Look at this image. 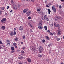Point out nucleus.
<instances>
[{"label":"nucleus","instance_id":"51","mask_svg":"<svg viewBox=\"0 0 64 64\" xmlns=\"http://www.w3.org/2000/svg\"><path fill=\"white\" fill-rule=\"evenodd\" d=\"M57 36H55V38H56V39H57Z\"/></svg>","mask_w":64,"mask_h":64},{"label":"nucleus","instance_id":"7","mask_svg":"<svg viewBox=\"0 0 64 64\" xmlns=\"http://www.w3.org/2000/svg\"><path fill=\"white\" fill-rule=\"evenodd\" d=\"M31 48H32V50H34L36 49V48H35V47L34 46H31Z\"/></svg>","mask_w":64,"mask_h":64},{"label":"nucleus","instance_id":"62","mask_svg":"<svg viewBox=\"0 0 64 64\" xmlns=\"http://www.w3.org/2000/svg\"><path fill=\"white\" fill-rule=\"evenodd\" d=\"M14 31H15V30H16V28H14Z\"/></svg>","mask_w":64,"mask_h":64},{"label":"nucleus","instance_id":"12","mask_svg":"<svg viewBox=\"0 0 64 64\" xmlns=\"http://www.w3.org/2000/svg\"><path fill=\"white\" fill-rule=\"evenodd\" d=\"M14 9L15 10H16L17 9V7L16 5H13L12 6Z\"/></svg>","mask_w":64,"mask_h":64},{"label":"nucleus","instance_id":"61","mask_svg":"<svg viewBox=\"0 0 64 64\" xmlns=\"http://www.w3.org/2000/svg\"><path fill=\"white\" fill-rule=\"evenodd\" d=\"M11 52L12 53H13V52H14V51H12Z\"/></svg>","mask_w":64,"mask_h":64},{"label":"nucleus","instance_id":"44","mask_svg":"<svg viewBox=\"0 0 64 64\" xmlns=\"http://www.w3.org/2000/svg\"><path fill=\"white\" fill-rule=\"evenodd\" d=\"M28 19H31V17H30V16H29L28 17Z\"/></svg>","mask_w":64,"mask_h":64},{"label":"nucleus","instance_id":"22","mask_svg":"<svg viewBox=\"0 0 64 64\" xmlns=\"http://www.w3.org/2000/svg\"><path fill=\"white\" fill-rule=\"evenodd\" d=\"M14 40L15 41H17L18 40V38H14Z\"/></svg>","mask_w":64,"mask_h":64},{"label":"nucleus","instance_id":"16","mask_svg":"<svg viewBox=\"0 0 64 64\" xmlns=\"http://www.w3.org/2000/svg\"><path fill=\"white\" fill-rule=\"evenodd\" d=\"M38 28L41 30H42L43 29V27L42 26H38Z\"/></svg>","mask_w":64,"mask_h":64},{"label":"nucleus","instance_id":"40","mask_svg":"<svg viewBox=\"0 0 64 64\" xmlns=\"http://www.w3.org/2000/svg\"><path fill=\"white\" fill-rule=\"evenodd\" d=\"M46 7H48V8H50V6H49L47 5H46Z\"/></svg>","mask_w":64,"mask_h":64},{"label":"nucleus","instance_id":"48","mask_svg":"<svg viewBox=\"0 0 64 64\" xmlns=\"http://www.w3.org/2000/svg\"><path fill=\"white\" fill-rule=\"evenodd\" d=\"M53 34L54 35H55V34H56V33L55 32H53Z\"/></svg>","mask_w":64,"mask_h":64},{"label":"nucleus","instance_id":"36","mask_svg":"<svg viewBox=\"0 0 64 64\" xmlns=\"http://www.w3.org/2000/svg\"><path fill=\"white\" fill-rule=\"evenodd\" d=\"M16 34V32L15 31L14 32V35H15Z\"/></svg>","mask_w":64,"mask_h":64},{"label":"nucleus","instance_id":"32","mask_svg":"<svg viewBox=\"0 0 64 64\" xmlns=\"http://www.w3.org/2000/svg\"><path fill=\"white\" fill-rule=\"evenodd\" d=\"M7 42H6V43H8L9 42H10V40H7Z\"/></svg>","mask_w":64,"mask_h":64},{"label":"nucleus","instance_id":"13","mask_svg":"<svg viewBox=\"0 0 64 64\" xmlns=\"http://www.w3.org/2000/svg\"><path fill=\"white\" fill-rule=\"evenodd\" d=\"M61 31L60 30L58 31V32L57 33V35L59 36V35H61Z\"/></svg>","mask_w":64,"mask_h":64},{"label":"nucleus","instance_id":"17","mask_svg":"<svg viewBox=\"0 0 64 64\" xmlns=\"http://www.w3.org/2000/svg\"><path fill=\"white\" fill-rule=\"evenodd\" d=\"M2 30H5V26H2Z\"/></svg>","mask_w":64,"mask_h":64},{"label":"nucleus","instance_id":"49","mask_svg":"<svg viewBox=\"0 0 64 64\" xmlns=\"http://www.w3.org/2000/svg\"><path fill=\"white\" fill-rule=\"evenodd\" d=\"M60 1L61 2H63L64 1V0H60Z\"/></svg>","mask_w":64,"mask_h":64},{"label":"nucleus","instance_id":"27","mask_svg":"<svg viewBox=\"0 0 64 64\" xmlns=\"http://www.w3.org/2000/svg\"><path fill=\"white\" fill-rule=\"evenodd\" d=\"M11 49L12 50H14V48L12 46L11 47Z\"/></svg>","mask_w":64,"mask_h":64},{"label":"nucleus","instance_id":"23","mask_svg":"<svg viewBox=\"0 0 64 64\" xmlns=\"http://www.w3.org/2000/svg\"><path fill=\"white\" fill-rule=\"evenodd\" d=\"M44 28L45 29V30L47 31V27L46 26H45L44 27Z\"/></svg>","mask_w":64,"mask_h":64},{"label":"nucleus","instance_id":"29","mask_svg":"<svg viewBox=\"0 0 64 64\" xmlns=\"http://www.w3.org/2000/svg\"><path fill=\"white\" fill-rule=\"evenodd\" d=\"M10 35H11V36H13V35H14V33L13 32H11L10 33Z\"/></svg>","mask_w":64,"mask_h":64},{"label":"nucleus","instance_id":"42","mask_svg":"<svg viewBox=\"0 0 64 64\" xmlns=\"http://www.w3.org/2000/svg\"><path fill=\"white\" fill-rule=\"evenodd\" d=\"M2 47H3V48H4V47H5V45H2Z\"/></svg>","mask_w":64,"mask_h":64},{"label":"nucleus","instance_id":"59","mask_svg":"<svg viewBox=\"0 0 64 64\" xmlns=\"http://www.w3.org/2000/svg\"><path fill=\"white\" fill-rule=\"evenodd\" d=\"M2 48V47H1V46H0V49H1Z\"/></svg>","mask_w":64,"mask_h":64},{"label":"nucleus","instance_id":"4","mask_svg":"<svg viewBox=\"0 0 64 64\" xmlns=\"http://www.w3.org/2000/svg\"><path fill=\"white\" fill-rule=\"evenodd\" d=\"M13 45L14 47H15L16 48H17V44L15 42L14 43H13Z\"/></svg>","mask_w":64,"mask_h":64},{"label":"nucleus","instance_id":"33","mask_svg":"<svg viewBox=\"0 0 64 64\" xmlns=\"http://www.w3.org/2000/svg\"><path fill=\"white\" fill-rule=\"evenodd\" d=\"M56 40L57 41H59V40H60V38H58Z\"/></svg>","mask_w":64,"mask_h":64},{"label":"nucleus","instance_id":"24","mask_svg":"<svg viewBox=\"0 0 64 64\" xmlns=\"http://www.w3.org/2000/svg\"><path fill=\"white\" fill-rule=\"evenodd\" d=\"M42 43H45L46 42V41L45 40H42Z\"/></svg>","mask_w":64,"mask_h":64},{"label":"nucleus","instance_id":"6","mask_svg":"<svg viewBox=\"0 0 64 64\" xmlns=\"http://www.w3.org/2000/svg\"><path fill=\"white\" fill-rule=\"evenodd\" d=\"M31 11L29 10L28 12L26 13V14H27V16H29L31 14Z\"/></svg>","mask_w":64,"mask_h":64},{"label":"nucleus","instance_id":"56","mask_svg":"<svg viewBox=\"0 0 64 64\" xmlns=\"http://www.w3.org/2000/svg\"><path fill=\"white\" fill-rule=\"evenodd\" d=\"M18 64H22V63L21 62H19Z\"/></svg>","mask_w":64,"mask_h":64},{"label":"nucleus","instance_id":"14","mask_svg":"<svg viewBox=\"0 0 64 64\" xmlns=\"http://www.w3.org/2000/svg\"><path fill=\"white\" fill-rule=\"evenodd\" d=\"M19 30L21 31H22V30H23V28L22 26H20V27Z\"/></svg>","mask_w":64,"mask_h":64},{"label":"nucleus","instance_id":"58","mask_svg":"<svg viewBox=\"0 0 64 64\" xmlns=\"http://www.w3.org/2000/svg\"><path fill=\"white\" fill-rule=\"evenodd\" d=\"M9 8V6H7V9H8V8Z\"/></svg>","mask_w":64,"mask_h":64},{"label":"nucleus","instance_id":"11","mask_svg":"<svg viewBox=\"0 0 64 64\" xmlns=\"http://www.w3.org/2000/svg\"><path fill=\"white\" fill-rule=\"evenodd\" d=\"M28 10L27 8H26V9H24L23 10L24 13H26V12L27 11H28Z\"/></svg>","mask_w":64,"mask_h":64},{"label":"nucleus","instance_id":"55","mask_svg":"<svg viewBox=\"0 0 64 64\" xmlns=\"http://www.w3.org/2000/svg\"><path fill=\"white\" fill-rule=\"evenodd\" d=\"M21 44H23V42H21Z\"/></svg>","mask_w":64,"mask_h":64},{"label":"nucleus","instance_id":"54","mask_svg":"<svg viewBox=\"0 0 64 64\" xmlns=\"http://www.w3.org/2000/svg\"><path fill=\"white\" fill-rule=\"evenodd\" d=\"M20 6H18V8H20Z\"/></svg>","mask_w":64,"mask_h":64},{"label":"nucleus","instance_id":"50","mask_svg":"<svg viewBox=\"0 0 64 64\" xmlns=\"http://www.w3.org/2000/svg\"><path fill=\"white\" fill-rule=\"evenodd\" d=\"M48 46H49V47H50V46H51V44H48Z\"/></svg>","mask_w":64,"mask_h":64},{"label":"nucleus","instance_id":"41","mask_svg":"<svg viewBox=\"0 0 64 64\" xmlns=\"http://www.w3.org/2000/svg\"><path fill=\"white\" fill-rule=\"evenodd\" d=\"M21 52L22 53H24V51L22 50Z\"/></svg>","mask_w":64,"mask_h":64},{"label":"nucleus","instance_id":"9","mask_svg":"<svg viewBox=\"0 0 64 64\" xmlns=\"http://www.w3.org/2000/svg\"><path fill=\"white\" fill-rule=\"evenodd\" d=\"M27 60L28 62H29V63H31V59H30V58H27Z\"/></svg>","mask_w":64,"mask_h":64},{"label":"nucleus","instance_id":"34","mask_svg":"<svg viewBox=\"0 0 64 64\" xmlns=\"http://www.w3.org/2000/svg\"><path fill=\"white\" fill-rule=\"evenodd\" d=\"M1 10H4V8L3 7H2L1 8Z\"/></svg>","mask_w":64,"mask_h":64},{"label":"nucleus","instance_id":"2","mask_svg":"<svg viewBox=\"0 0 64 64\" xmlns=\"http://www.w3.org/2000/svg\"><path fill=\"white\" fill-rule=\"evenodd\" d=\"M0 22L2 23V24H4L6 22V18H3L1 20Z\"/></svg>","mask_w":64,"mask_h":64},{"label":"nucleus","instance_id":"3","mask_svg":"<svg viewBox=\"0 0 64 64\" xmlns=\"http://www.w3.org/2000/svg\"><path fill=\"white\" fill-rule=\"evenodd\" d=\"M43 48L41 46H40L38 47V49L39 50V53H41L43 51Z\"/></svg>","mask_w":64,"mask_h":64},{"label":"nucleus","instance_id":"21","mask_svg":"<svg viewBox=\"0 0 64 64\" xmlns=\"http://www.w3.org/2000/svg\"><path fill=\"white\" fill-rule=\"evenodd\" d=\"M56 19H55V21H56L57 20H58V19H59V18L58 16H56Z\"/></svg>","mask_w":64,"mask_h":64},{"label":"nucleus","instance_id":"52","mask_svg":"<svg viewBox=\"0 0 64 64\" xmlns=\"http://www.w3.org/2000/svg\"><path fill=\"white\" fill-rule=\"evenodd\" d=\"M42 19L43 20H44V18H43V16H42Z\"/></svg>","mask_w":64,"mask_h":64},{"label":"nucleus","instance_id":"25","mask_svg":"<svg viewBox=\"0 0 64 64\" xmlns=\"http://www.w3.org/2000/svg\"><path fill=\"white\" fill-rule=\"evenodd\" d=\"M47 18V16L46 15H45L44 17V19H46Z\"/></svg>","mask_w":64,"mask_h":64},{"label":"nucleus","instance_id":"31","mask_svg":"<svg viewBox=\"0 0 64 64\" xmlns=\"http://www.w3.org/2000/svg\"><path fill=\"white\" fill-rule=\"evenodd\" d=\"M48 5L49 6H51V5H52V4L50 2L48 3Z\"/></svg>","mask_w":64,"mask_h":64},{"label":"nucleus","instance_id":"20","mask_svg":"<svg viewBox=\"0 0 64 64\" xmlns=\"http://www.w3.org/2000/svg\"><path fill=\"white\" fill-rule=\"evenodd\" d=\"M48 11V14H50V12H51V11L50 10V9H48L47 10Z\"/></svg>","mask_w":64,"mask_h":64},{"label":"nucleus","instance_id":"15","mask_svg":"<svg viewBox=\"0 0 64 64\" xmlns=\"http://www.w3.org/2000/svg\"><path fill=\"white\" fill-rule=\"evenodd\" d=\"M41 8H38L37 9V11H38V12L39 11H40L41 10Z\"/></svg>","mask_w":64,"mask_h":64},{"label":"nucleus","instance_id":"39","mask_svg":"<svg viewBox=\"0 0 64 64\" xmlns=\"http://www.w3.org/2000/svg\"><path fill=\"white\" fill-rule=\"evenodd\" d=\"M59 8L60 9H61V8H62V6L61 5L60 6Z\"/></svg>","mask_w":64,"mask_h":64},{"label":"nucleus","instance_id":"45","mask_svg":"<svg viewBox=\"0 0 64 64\" xmlns=\"http://www.w3.org/2000/svg\"><path fill=\"white\" fill-rule=\"evenodd\" d=\"M46 19L47 21H49V19H48V18H46Z\"/></svg>","mask_w":64,"mask_h":64},{"label":"nucleus","instance_id":"63","mask_svg":"<svg viewBox=\"0 0 64 64\" xmlns=\"http://www.w3.org/2000/svg\"><path fill=\"white\" fill-rule=\"evenodd\" d=\"M60 64H64V63H63L62 62Z\"/></svg>","mask_w":64,"mask_h":64},{"label":"nucleus","instance_id":"10","mask_svg":"<svg viewBox=\"0 0 64 64\" xmlns=\"http://www.w3.org/2000/svg\"><path fill=\"white\" fill-rule=\"evenodd\" d=\"M43 56V55L42 54H38V57H39V58H41L42 56Z\"/></svg>","mask_w":64,"mask_h":64},{"label":"nucleus","instance_id":"18","mask_svg":"<svg viewBox=\"0 0 64 64\" xmlns=\"http://www.w3.org/2000/svg\"><path fill=\"white\" fill-rule=\"evenodd\" d=\"M6 43L7 44L6 46H9L10 45V42H6Z\"/></svg>","mask_w":64,"mask_h":64},{"label":"nucleus","instance_id":"28","mask_svg":"<svg viewBox=\"0 0 64 64\" xmlns=\"http://www.w3.org/2000/svg\"><path fill=\"white\" fill-rule=\"evenodd\" d=\"M28 25H29V26H30V27H31L32 28V25H31V24L29 23H28Z\"/></svg>","mask_w":64,"mask_h":64},{"label":"nucleus","instance_id":"5","mask_svg":"<svg viewBox=\"0 0 64 64\" xmlns=\"http://www.w3.org/2000/svg\"><path fill=\"white\" fill-rule=\"evenodd\" d=\"M42 20H40L38 23V26H42Z\"/></svg>","mask_w":64,"mask_h":64},{"label":"nucleus","instance_id":"46","mask_svg":"<svg viewBox=\"0 0 64 64\" xmlns=\"http://www.w3.org/2000/svg\"><path fill=\"white\" fill-rule=\"evenodd\" d=\"M30 32H33V31H32V29H30Z\"/></svg>","mask_w":64,"mask_h":64},{"label":"nucleus","instance_id":"64","mask_svg":"<svg viewBox=\"0 0 64 64\" xmlns=\"http://www.w3.org/2000/svg\"><path fill=\"white\" fill-rule=\"evenodd\" d=\"M63 38L64 39V36H63Z\"/></svg>","mask_w":64,"mask_h":64},{"label":"nucleus","instance_id":"26","mask_svg":"<svg viewBox=\"0 0 64 64\" xmlns=\"http://www.w3.org/2000/svg\"><path fill=\"white\" fill-rule=\"evenodd\" d=\"M23 58V57L22 56L20 57H19L18 58V59H19L20 60H21L22 59V58Z\"/></svg>","mask_w":64,"mask_h":64},{"label":"nucleus","instance_id":"53","mask_svg":"<svg viewBox=\"0 0 64 64\" xmlns=\"http://www.w3.org/2000/svg\"><path fill=\"white\" fill-rule=\"evenodd\" d=\"M12 11H13L12 10H11V11H10V13H12Z\"/></svg>","mask_w":64,"mask_h":64},{"label":"nucleus","instance_id":"60","mask_svg":"<svg viewBox=\"0 0 64 64\" xmlns=\"http://www.w3.org/2000/svg\"><path fill=\"white\" fill-rule=\"evenodd\" d=\"M47 1L46 0L45 1V3H47Z\"/></svg>","mask_w":64,"mask_h":64},{"label":"nucleus","instance_id":"47","mask_svg":"<svg viewBox=\"0 0 64 64\" xmlns=\"http://www.w3.org/2000/svg\"><path fill=\"white\" fill-rule=\"evenodd\" d=\"M2 44V42L1 41H0V44Z\"/></svg>","mask_w":64,"mask_h":64},{"label":"nucleus","instance_id":"38","mask_svg":"<svg viewBox=\"0 0 64 64\" xmlns=\"http://www.w3.org/2000/svg\"><path fill=\"white\" fill-rule=\"evenodd\" d=\"M22 38L23 39H25L26 38L25 36H22Z\"/></svg>","mask_w":64,"mask_h":64},{"label":"nucleus","instance_id":"8","mask_svg":"<svg viewBox=\"0 0 64 64\" xmlns=\"http://www.w3.org/2000/svg\"><path fill=\"white\" fill-rule=\"evenodd\" d=\"M52 9L53 10V11H54V12H56V9L55 6H52Z\"/></svg>","mask_w":64,"mask_h":64},{"label":"nucleus","instance_id":"37","mask_svg":"<svg viewBox=\"0 0 64 64\" xmlns=\"http://www.w3.org/2000/svg\"><path fill=\"white\" fill-rule=\"evenodd\" d=\"M47 32H48V33H50L51 32H50V30H48L47 31Z\"/></svg>","mask_w":64,"mask_h":64},{"label":"nucleus","instance_id":"1","mask_svg":"<svg viewBox=\"0 0 64 64\" xmlns=\"http://www.w3.org/2000/svg\"><path fill=\"white\" fill-rule=\"evenodd\" d=\"M54 26L55 27H58V30H59L60 29V28L61 27V26L58 24H56L55 22H54Z\"/></svg>","mask_w":64,"mask_h":64},{"label":"nucleus","instance_id":"30","mask_svg":"<svg viewBox=\"0 0 64 64\" xmlns=\"http://www.w3.org/2000/svg\"><path fill=\"white\" fill-rule=\"evenodd\" d=\"M49 34L51 36H53V33H52V32H50V33H49Z\"/></svg>","mask_w":64,"mask_h":64},{"label":"nucleus","instance_id":"19","mask_svg":"<svg viewBox=\"0 0 64 64\" xmlns=\"http://www.w3.org/2000/svg\"><path fill=\"white\" fill-rule=\"evenodd\" d=\"M45 38L48 40H49L50 39V38L48 36H45Z\"/></svg>","mask_w":64,"mask_h":64},{"label":"nucleus","instance_id":"35","mask_svg":"<svg viewBox=\"0 0 64 64\" xmlns=\"http://www.w3.org/2000/svg\"><path fill=\"white\" fill-rule=\"evenodd\" d=\"M11 1L12 4H13V3H14V2H13V0H11Z\"/></svg>","mask_w":64,"mask_h":64},{"label":"nucleus","instance_id":"57","mask_svg":"<svg viewBox=\"0 0 64 64\" xmlns=\"http://www.w3.org/2000/svg\"><path fill=\"white\" fill-rule=\"evenodd\" d=\"M22 49H23V50H24V49H25V48L23 47L22 48Z\"/></svg>","mask_w":64,"mask_h":64},{"label":"nucleus","instance_id":"43","mask_svg":"<svg viewBox=\"0 0 64 64\" xmlns=\"http://www.w3.org/2000/svg\"><path fill=\"white\" fill-rule=\"evenodd\" d=\"M8 15V14H7L6 12H5V15L6 16H7Z\"/></svg>","mask_w":64,"mask_h":64}]
</instances>
